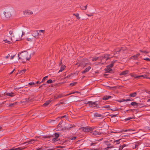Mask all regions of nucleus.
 Returning a JSON list of instances; mask_svg holds the SVG:
<instances>
[{
    "mask_svg": "<svg viewBox=\"0 0 150 150\" xmlns=\"http://www.w3.org/2000/svg\"><path fill=\"white\" fill-rule=\"evenodd\" d=\"M140 51L141 52H143V53H148V52L146 51H142V50H140Z\"/></svg>",
    "mask_w": 150,
    "mask_h": 150,
    "instance_id": "45",
    "label": "nucleus"
},
{
    "mask_svg": "<svg viewBox=\"0 0 150 150\" xmlns=\"http://www.w3.org/2000/svg\"><path fill=\"white\" fill-rule=\"evenodd\" d=\"M38 30H36L33 31L32 32V34L33 36L35 38L38 36L41 35L40 34H39L38 32Z\"/></svg>",
    "mask_w": 150,
    "mask_h": 150,
    "instance_id": "10",
    "label": "nucleus"
},
{
    "mask_svg": "<svg viewBox=\"0 0 150 150\" xmlns=\"http://www.w3.org/2000/svg\"><path fill=\"white\" fill-rule=\"evenodd\" d=\"M135 131L134 130V129H126L124 131V132H127V131Z\"/></svg>",
    "mask_w": 150,
    "mask_h": 150,
    "instance_id": "43",
    "label": "nucleus"
},
{
    "mask_svg": "<svg viewBox=\"0 0 150 150\" xmlns=\"http://www.w3.org/2000/svg\"><path fill=\"white\" fill-rule=\"evenodd\" d=\"M37 140L35 139H32L30 140L28 142L29 144H33L34 142L35 141H37Z\"/></svg>",
    "mask_w": 150,
    "mask_h": 150,
    "instance_id": "25",
    "label": "nucleus"
},
{
    "mask_svg": "<svg viewBox=\"0 0 150 150\" xmlns=\"http://www.w3.org/2000/svg\"><path fill=\"white\" fill-rule=\"evenodd\" d=\"M131 76L132 77H134V78L139 79L140 77H142L144 78L149 79H150V78L148 77V75L144 74L142 75L139 76H137L136 75H132Z\"/></svg>",
    "mask_w": 150,
    "mask_h": 150,
    "instance_id": "6",
    "label": "nucleus"
},
{
    "mask_svg": "<svg viewBox=\"0 0 150 150\" xmlns=\"http://www.w3.org/2000/svg\"><path fill=\"white\" fill-rule=\"evenodd\" d=\"M24 13H28L30 14H33V13L32 11H30L29 10H27L25 11L24 12Z\"/></svg>",
    "mask_w": 150,
    "mask_h": 150,
    "instance_id": "30",
    "label": "nucleus"
},
{
    "mask_svg": "<svg viewBox=\"0 0 150 150\" xmlns=\"http://www.w3.org/2000/svg\"><path fill=\"white\" fill-rule=\"evenodd\" d=\"M97 102V101H88L87 102L86 104H88L89 106L92 108L95 109L100 108L101 107L99 106Z\"/></svg>",
    "mask_w": 150,
    "mask_h": 150,
    "instance_id": "3",
    "label": "nucleus"
},
{
    "mask_svg": "<svg viewBox=\"0 0 150 150\" xmlns=\"http://www.w3.org/2000/svg\"><path fill=\"white\" fill-rule=\"evenodd\" d=\"M137 95L136 92H134L133 93H131L129 95V96L131 97H134L136 96Z\"/></svg>",
    "mask_w": 150,
    "mask_h": 150,
    "instance_id": "23",
    "label": "nucleus"
},
{
    "mask_svg": "<svg viewBox=\"0 0 150 150\" xmlns=\"http://www.w3.org/2000/svg\"><path fill=\"white\" fill-rule=\"evenodd\" d=\"M66 115H64L62 116L61 117V118H64V117H66Z\"/></svg>",
    "mask_w": 150,
    "mask_h": 150,
    "instance_id": "62",
    "label": "nucleus"
},
{
    "mask_svg": "<svg viewBox=\"0 0 150 150\" xmlns=\"http://www.w3.org/2000/svg\"><path fill=\"white\" fill-rule=\"evenodd\" d=\"M54 136H55V137H56L58 138L59 137V135L58 134H57V133H55L54 134Z\"/></svg>",
    "mask_w": 150,
    "mask_h": 150,
    "instance_id": "41",
    "label": "nucleus"
},
{
    "mask_svg": "<svg viewBox=\"0 0 150 150\" xmlns=\"http://www.w3.org/2000/svg\"><path fill=\"white\" fill-rule=\"evenodd\" d=\"M9 34L10 35H11L13 33V31L12 30H10L9 31Z\"/></svg>",
    "mask_w": 150,
    "mask_h": 150,
    "instance_id": "51",
    "label": "nucleus"
},
{
    "mask_svg": "<svg viewBox=\"0 0 150 150\" xmlns=\"http://www.w3.org/2000/svg\"><path fill=\"white\" fill-rule=\"evenodd\" d=\"M4 13L6 17L7 18H9L11 16V14L9 12H4Z\"/></svg>",
    "mask_w": 150,
    "mask_h": 150,
    "instance_id": "11",
    "label": "nucleus"
},
{
    "mask_svg": "<svg viewBox=\"0 0 150 150\" xmlns=\"http://www.w3.org/2000/svg\"><path fill=\"white\" fill-rule=\"evenodd\" d=\"M127 146L126 144H123L122 146H120L119 149V150H122L125 147Z\"/></svg>",
    "mask_w": 150,
    "mask_h": 150,
    "instance_id": "27",
    "label": "nucleus"
},
{
    "mask_svg": "<svg viewBox=\"0 0 150 150\" xmlns=\"http://www.w3.org/2000/svg\"><path fill=\"white\" fill-rule=\"evenodd\" d=\"M110 105H105L103 107H101V108H110Z\"/></svg>",
    "mask_w": 150,
    "mask_h": 150,
    "instance_id": "35",
    "label": "nucleus"
},
{
    "mask_svg": "<svg viewBox=\"0 0 150 150\" xmlns=\"http://www.w3.org/2000/svg\"><path fill=\"white\" fill-rule=\"evenodd\" d=\"M134 117H129L127 118H125L124 120H125V121H128V120H130L131 119H132Z\"/></svg>",
    "mask_w": 150,
    "mask_h": 150,
    "instance_id": "34",
    "label": "nucleus"
},
{
    "mask_svg": "<svg viewBox=\"0 0 150 150\" xmlns=\"http://www.w3.org/2000/svg\"><path fill=\"white\" fill-rule=\"evenodd\" d=\"M51 137V136H46L44 137V138H50Z\"/></svg>",
    "mask_w": 150,
    "mask_h": 150,
    "instance_id": "49",
    "label": "nucleus"
},
{
    "mask_svg": "<svg viewBox=\"0 0 150 150\" xmlns=\"http://www.w3.org/2000/svg\"><path fill=\"white\" fill-rule=\"evenodd\" d=\"M88 64V63L84 61H82L81 62L79 63H77L76 64V65H78V67L79 66H81L82 67H85L87 64Z\"/></svg>",
    "mask_w": 150,
    "mask_h": 150,
    "instance_id": "9",
    "label": "nucleus"
},
{
    "mask_svg": "<svg viewBox=\"0 0 150 150\" xmlns=\"http://www.w3.org/2000/svg\"><path fill=\"white\" fill-rule=\"evenodd\" d=\"M62 97V95L61 94L57 96H54V98L55 99H57L58 98H61Z\"/></svg>",
    "mask_w": 150,
    "mask_h": 150,
    "instance_id": "28",
    "label": "nucleus"
},
{
    "mask_svg": "<svg viewBox=\"0 0 150 150\" xmlns=\"http://www.w3.org/2000/svg\"><path fill=\"white\" fill-rule=\"evenodd\" d=\"M76 138V137H73L72 138L71 140H74Z\"/></svg>",
    "mask_w": 150,
    "mask_h": 150,
    "instance_id": "61",
    "label": "nucleus"
},
{
    "mask_svg": "<svg viewBox=\"0 0 150 150\" xmlns=\"http://www.w3.org/2000/svg\"><path fill=\"white\" fill-rule=\"evenodd\" d=\"M92 133L93 134L96 136H99L101 134V133L96 131H92Z\"/></svg>",
    "mask_w": 150,
    "mask_h": 150,
    "instance_id": "14",
    "label": "nucleus"
},
{
    "mask_svg": "<svg viewBox=\"0 0 150 150\" xmlns=\"http://www.w3.org/2000/svg\"><path fill=\"white\" fill-rule=\"evenodd\" d=\"M136 56L138 57L140 55L139 53H138L135 55Z\"/></svg>",
    "mask_w": 150,
    "mask_h": 150,
    "instance_id": "63",
    "label": "nucleus"
},
{
    "mask_svg": "<svg viewBox=\"0 0 150 150\" xmlns=\"http://www.w3.org/2000/svg\"><path fill=\"white\" fill-rule=\"evenodd\" d=\"M91 67L90 66L86 68L82 72V74H84L86 73V72L88 71L89 70L91 69Z\"/></svg>",
    "mask_w": 150,
    "mask_h": 150,
    "instance_id": "12",
    "label": "nucleus"
},
{
    "mask_svg": "<svg viewBox=\"0 0 150 150\" xmlns=\"http://www.w3.org/2000/svg\"><path fill=\"white\" fill-rule=\"evenodd\" d=\"M96 144V143H92L90 144L91 146H93L94 145Z\"/></svg>",
    "mask_w": 150,
    "mask_h": 150,
    "instance_id": "59",
    "label": "nucleus"
},
{
    "mask_svg": "<svg viewBox=\"0 0 150 150\" xmlns=\"http://www.w3.org/2000/svg\"><path fill=\"white\" fill-rule=\"evenodd\" d=\"M113 67L112 64H110V65L107 66L106 68L105 69V70L107 71V72H111V71H112V69H111L112 67Z\"/></svg>",
    "mask_w": 150,
    "mask_h": 150,
    "instance_id": "8",
    "label": "nucleus"
},
{
    "mask_svg": "<svg viewBox=\"0 0 150 150\" xmlns=\"http://www.w3.org/2000/svg\"><path fill=\"white\" fill-rule=\"evenodd\" d=\"M4 41L5 42L8 43V44H10L11 43V42L10 41H9L7 40H4Z\"/></svg>",
    "mask_w": 150,
    "mask_h": 150,
    "instance_id": "39",
    "label": "nucleus"
},
{
    "mask_svg": "<svg viewBox=\"0 0 150 150\" xmlns=\"http://www.w3.org/2000/svg\"><path fill=\"white\" fill-rule=\"evenodd\" d=\"M94 116L95 117H98L103 118V116L101 114H99L98 113H94Z\"/></svg>",
    "mask_w": 150,
    "mask_h": 150,
    "instance_id": "18",
    "label": "nucleus"
},
{
    "mask_svg": "<svg viewBox=\"0 0 150 150\" xmlns=\"http://www.w3.org/2000/svg\"><path fill=\"white\" fill-rule=\"evenodd\" d=\"M39 31V32H42V33H44V30H40Z\"/></svg>",
    "mask_w": 150,
    "mask_h": 150,
    "instance_id": "57",
    "label": "nucleus"
},
{
    "mask_svg": "<svg viewBox=\"0 0 150 150\" xmlns=\"http://www.w3.org/2000/svg\"><path fill=\"white\" fill-rule=\"evenodd\" d=\"M57 139L58 138L56 137H54L52 139V141L54 142H55L56 141H58Z\"/></svg>",
    "mask_w": 150,
    "mask_h": 150,
    "instance_id": "33",
    "label": "nucleus"
},
{
    "mask_svg": "<svg viewBox=\"0 0 150 150\" xmlns=\"http://www.w3.org/2000/svg\"><path fill=\"white\" fill-rule=\"evenodd\" d=\"M17 104V102H16L13 103L9 104L8 105L9 107H12L14 106L15 105H16Z\"/></svg>",
    "mask_w": 150,
    "mask_h": 150,
    "instance_id": "26",
    "label": "nucleus"
},
{
    "mask_svg": "<svg viewBox=\"0 0 150 150\" xmlns=\"http://www.w3.org/2000/svg\"><path fill=\"white\" fill-rule=\"evenodd\" d=\"M22 149L21 147H18L16 148H11L10 149H6L5 150H21Z\"/></svg>",
    "mask_w": 150,
    "mask_h": 150,
    "instance_id": "22",
    "label": "nucleus"
},
{
    "mask_svg": "<svg viewBox=\"0 0 150 150\" xmlns=\"http://www.w3.org/2000/svg\"><path fill=\"white\" fill-rule=\"evenodd\" d=\"M71 74H69L66 77H65V78H69L70 76H71Z\"/></svg>",
    "mask_w": 150,
    "mask_h": 150,
    "instance_id": "55",
    "label": "nucleus"
},
{
    "mask_svg": "<svg viewBox=\"0 0 150 150\" xmlns=\"http://www.w3.org/2000/svg\"><path fill=\"white\" fill-rule=\"evenodd\" d=\"M51 102V100H48L46 101L45 103L44 104L43 106H44L46 107Z\"/></svg>",
    "mask_w": 150,
    "mask_h": 150,
    "instance_id": "19",
    "label": "nucleus"
},
{
    "mask_svg": "<svg viewBox=\"0 0 150 150\" xmlns=\"http://www.w3.org/2000/svg\"><path fill=\"white\" fill-rule=\"evenodd\" d=\"M135 145L134 147H133V148H134H134H135V149H136V148H137V146H138V145H137V144H135V145Z\"/></svg>",
    "mask_w": 150,
    "mask_h": 150,
    "instance_id": "58",
    "label": "nucleus"
},
{
    "mask_svg": "<svg viewBox=\"0 0 150 150\" xmlns=\"http://www.w3.org/2000/svg\"><path fill=\"white\" fill-rule=\"evenodd\" d=\"M28 52H24L18 54V59H20L23 62H25V60H29L30 59V57H28Z\"/></svg>",
    "mask_w": 150,
    "mask_h": 150,
    "instance_id": "1",
    "label": "nucleus"
},
{
    "mask_svg": "<svg viewBox=\"0 0 150 150\" xmlns=\"http://www.w3.org/2000/svg\"><path fill=\"white\" fill-rule=\"evenodd\" d=\"M117 115H118L117 113L115 115L111 114L110 115V116L112 117H115L117 116Z\"/></svg>",
    "mask_w": 150,
    "mask_h": 150,
    "instance_id": "40",
    "label": "nucleus"
},
{
    "mask_svg": "<svg viewBox=\"0 0 150 150\" xmlns=\"http://www.w3.org/2000/svg\"><path fill=\"white\" fill-rule=\"evenodd\" d=\"M28 41H32V39L31 38H27L26 39Z\"/></svg>",
    "mask_w": 150,
    "mask_h": 150,
    "instance_id": "47",
    "label": "nucleus"
},
{
    "mask_svg": "<svg viewBox=\"0 0 150 150\" xmlns=\"http://www.w3.org/2000/svg\"><path fill=\"white\" fill-rule=\"evenodd\" d=\"M129 72V71L127 70L126 71H124L121 72L120 74V76L122 75H125L127 74Z\"/></svg>",
    "mask_w": 150,
    "mask_h": 150,
    "instance_id": "13",
    "label": "nucleus"
},
{
    "mask_svg": "<svg viewBox=\"0 0 150 150\" xmlns=\"http://www.w3.org/2000/svg\"><path fill=\"white\" fill-rule=\"evenodd\" d=\"M144 60H146V61H150V59H149V58H144Z\"/></svg>",
    "mask_w": 150,
    "mask_h": 150,
    "instance_id": "48",
    "label": "nucleus"
},
{
    "mask_svg": "<svg viewBox=\"0 0 150 150\" xmlns=\"http://www.w3.org/2000/svg\"><path fill=\"white\" fill-rule=\"evenodd\" d=\"M125 101H131L132 100H131V99H128L125 100Z\"/></svg>",
    "mask_w": 150,
    "mask_h": 150,
    "instance_id": "54",
    "label": "nucleus"
},
{
    "mask_svg": "<svg viewBox=\"0 0 150 150\" xmlns=\"http://www.w3.org/2000/svg\"><path fill=\"white\" fill-rule=\"evenodd\" d=\"M48 77V76H45V77H44L42 79V81H45V79L47 78V77Z\"/></svg>",
    "mask_w": 150,
    "mask_h": 150,
    "instance_id": "44",
    "label": "nucleus"
},
{
    "mask_svg": "<svg viewBox=\"0 0 150 150\" xmlns=\"http://www.w3.org/2000/svg\"><path fill=\"white\" fill-rule=\"evenodd\" d=\"M28 84L29 85H32L35 84V83L33 82H30V83H28Z\"/></svg>",
    "mask_w": 150,
    "mask_h": 150,
    "instance_id": "46",
    "label": "nucleus"
},
{
    "mask_svg": "<svg viewBox=\"0 0 150 150\" xmlns=\"http://www.w3.org/2000/svg\"><path fill=\"white\" fill-rule=\"evenodd\" d=\"M76 83V82H73L71 83L70 84V86H73L75 85V84Z\"/></svg>",
    "mask_w": 150,
    "mask_h": 150,
    "instance_id": "38",
    "label": "nucleus"
},
{
    "mask_svg": "<svg viewBox=\"0 0 150 150\" xmlns=\"http://www.w3.org/2000/svg\"><path fill=\"white\" fill-rule=\"evenodd\" d=\"M115 61H113L111 62V63L110 64H112L113 65V64L115 63Z\"/></svg>",
    "mask_w": 150,
    "mask_h": 150,
    "instance_id": "52",
    "label": "nucleus"
},
{
    "mask_svg": "<svg viewBox=\"0 0 150 150\" xmlns=\"http://www.w3.org/2000/svg\"><path fill=\"white\" fill-rule=\"evenodd\" d=\"M25 100H26V101H27L28 102H29V100H30V98H26L25 99Z\"/></svg>",
    "mask_w": 150,
    "mask_h": 150,
    "instance_id": "50",
    "label": "nucleus"
},
{
    "mask_svg": "<svg viewBox=\"0 0 150 150\" xmlns=\"http://www.w3.org/2000/svg\"><path fill=\"white\" fill-rule=\"evenodd\" d=\"M114 147L113 146H108L105 149V150H109V149H111Z\"/></svg>",
    "mask_w": 150,
    "mask_h": 150,
    "instance_id": "32",
    "label": "nucleus"
},
{
    "mask_svg": "<svg viewBox=\"0 0 150 150\" xmlns=\"http://www.w3.org/2000/svg\"><path fill=\"white\" fill-rule=\"evenodd\" d=\"M131 104L132 105L134 106V107H136L138 106L139 103L136 102H132L131 103Z\"/></svg>",
    "mask_w": 150,
    "mask_h": 150,
    "instance_id": "21",
    "label": "nucleus"
},
{
    "mask_svg": "<svg viewBox=\"0 0 150 150\" xmlns=\"http://www.w3.org/2000/svg\"><path fill=\"white\" fill-rule=\"evenodd\" d=\"M37 150H43V149H42V147H41V148H40L38 149Z\"/></svg>",
    "mask_w": 150,
    "mask_h": 150,
    "instance_id": "64",
    "label": "nucleus"
},
{
    "mask_svg": "<svg viewBox=\"0 0 150 150\" xmlns=\"http://www.w3.org/2000/svg\"><path fill=\"white\" fill-rule=\"evenodd\" d=\"M6 95L7 96H9L11 97H13L15 96L16 94L13 93L11 92V93H6Z\"/></svg>",
    "mask_w": 150,
    "mask_h": 150,
    "instance_id": "16",
    "label": "nucleus"
},
{
    "mask_svg": "<svg viewBox=\"0 0 150 150\" xmlns=\"http://www.w3.org/2000/svg\"><path fill=\"white\" fill-rule=\"evenodd\" d=\"M63 121L60 122L59 124L57 125L56 128L57 130L59 131H62L63 130L64 128H68L72 127L71 126L68 127H67L63 126Z\"/></svg>",
    "mask_w": 150,
    "mask_h": 150,
    "instance_id": "4",
    "label": "nucleus"
},
{
    "mask_svg": "<svg viewBox=\"0 0 150 150\" xmlns=\"http://www.w3.org/2000/svg\"><path fill=\"white\" fill-rule=\"evenodd\" d=\"M15 55H13L12 56H11V59H13V58L14 57H15Z\"/></svg>",
    "mask_w": 150,
    "mask_h": 150,
    "instance_id": "53",
    "label": "nucleus"
},
{
    "mask_svg": "<svg viewBox=\"0 0 150 150\" xmlns=\"http://www.w3.org/2000/svg\"><path fill=\"white\" fill-rule=\"evenodd\" d=\"M125 100L124 99H122L121 100V101H120V102H124V101H125Z\"/></svg>",
    "mask_w": 150,
    "mask_h": 150,
    "instance_id": "56",
    "label": "nucleus"
},
{
    "mask_svg": "<svg viewBox=\"0 0 150 150\" xmlns=\"http://www.w3.org/2000/svg\"><path fill=\"white\" fill-rule=\"evenodd\" d=\"M130 131L131 132L130 133V134H132L135 133V132H132L133 131Z\"/></svg>",
    "mask_w": 150,
    "mask_h": 150,
    "instance_id": "60",
    "label": "nucleus"
},
{
    "mask_svg": "<svg viewBox=\"0 0 150 150\" xmlns=\"http://www.w3.org/2000/svg\"><path fill=\"white\" fill-rule=\"evenodd\" d=\"M110 56V55L109 54H106L104 56H100V57H94L92 59V60L94 62L97 61L99 59H100L101 62H102L105 59V60H104L105 61V62H106V61L108 60V59H110V57H109V56Z\"/></svg>",
    "mask_w": 150,
    "mask_h": 150,
    "instance_id": "2",
    "label": "nucleus"
},
{
    "mask_svg": "<svg viewBox=\"0 0 150 150\" xmlns=\"http://www.w3.org/2000/svg\"><path fill=\"white\" fill-rule=\"evenodd\" d=\"M87 6V5L86 6H81L80 7H81V9H82V10H85L86 9Z\"/></svg>",
    "mask_w": 150,
    "mask_h": 150,
    "instance_id": "31",
    "label": "nucleus"
},
{
    "mask_svg": "<svg viewBox=\"0 0 150 150\" xmlns=\"http://www.w3.org/2000/svg\"><path fill=\"white\" fill-rule=\"evenodd\" d=\"M126 50V48L122 47L119 48L115 49L113 52V54L117 56L119 54L120 52H123Z\"/></svg>",
    "mask_w": 150,
    "mask_h": 150,
    "instance_id": "5",
    "label": "nucleus"
},
{
    "mask_svg": "<svg viewBox=\"0 0 150 150\" xmlns=\"http://www.w3.org/2000/svg\"><path fill=\"white\" fill-rule=\"evenodd\" d=\"M119 140H117L116 141H114V143H115L116 144H120V143Z\"/></svg>",
    "mask_w": 150,
    "mask_h": 150,
    "instance_id": "37",
    "label": "nucleus"
},
{
    "mask_svg": "<svg viewBox=\"0 0 150 150\" xmlns=\"http://www.w3.org/2000/svg\"><path fill=\"white\" fill-rule=\"evenodd\" d=\"M66 67L65 65H62L60 68V69L58 71V73L62 72L64 69L66 68Z\"/></svg>",
    "mask_w": 150,
    "mask_h": 150,
    "instance_id": "17",
    "label": "nucleus"
},
{
    "mask_svg": "<svg viewBox=\"0 0 150 150\" xmlns=\"http://www.w3.org/2000/svg\"><path fill=\"white\" fill-rule=\"evenodd\" d=\"M138 58L135 55L132 56L130 58V59H132L134 60H137Z\"/></svg>",
    "mask_w": 150,
    "mask_h": 150,
    "instance_id": "24",
    "label": "nucleus"
},
{
    "mask_svg": "<svg viewBox=\"0 0 150 150\" xmlns=\"http://www.w3.org/2000/svg\"><path fill=\"white\" fill-rule=\"evenodd\" d=\"M111 98V96H104L103 98V100H106L108 99L109 98Z\"/></svg>",
    "mask_w": 150,
    "mask_h": 150,
    "instance_id": "20",
    "label": "nucleus"
},
{
    "mask_svg": "<svg viewBox=\"0 0 150 150\" xmlns=\"http://www.w3.org/2000/svg\"><path fill=\"white\" fill-rule=\"evenodd\" d=\"M74 15H75L77 19L78 20H79L80 18V17H79V15L78 13H77L76 14H74Z\"/></svg>",
    "mask_w": 150,
    "mask_h": 150,
    "instance_id": "29",
    "label": "nucleus"
},
{
    "mask_svg": "<svg viewBox=\"0 0 150 150\" xmlns=\"http://www.w3.org/2000/svg\"><path fill=\"white\" fill-rule=\"evenodd\" d=\"M108 110H112L113 111H116L117 110V108H115V109H111V108H109V109H108Z\"/></svg>",
    "mask_w": 150,
    "mask_h": 150,
    "instance_id": "42",
    "label": "nucleus"
},
{
    "mask_svg": "<svg viewBox=\"0 0 150 150\" xmlns=\"http://www.w3.org/2000/svg\"><path fill=\"white\" fill-rule=\"evenodd\" d=\"M52 82V81L51 79H49L47 81V83H51Z\"/></svg>",
    "mask_w": 150,
    "mask_h": 150,
    "instance_id": "36",
    "label": "nucleus"
},
{
    "mask_svg": "<svg viewBox=\"0 0 150 150\" xmlns=\"http://www.w3.org/2000/svg\"><path fill=\"white\" fill-rule=\"evenodd\" d=\"M81 129L85 132H88L93 130V129L91 127H83L81 128Z\"/></svg>",
    "mask_w": 150,
    "mask_h": 150,
    "instance_id": "7",
    "label": "nucleus"
},
{
    "mask_svg": "<svg viewBox=\"0 0 150 150\" xmlns=\"http://www.w3.org/2000/svg\"><path fill=\"white\" fill-rule=\"evenodd\" d=\"M26 71V70L25 69L22 70L21 71H18V72L16 74H23Z\"/></svg>",
    "mask_w": 150,
    "mask_h": 150,
    "instance_id": "15",
    "label": "nucleus"
}]
</instances>
